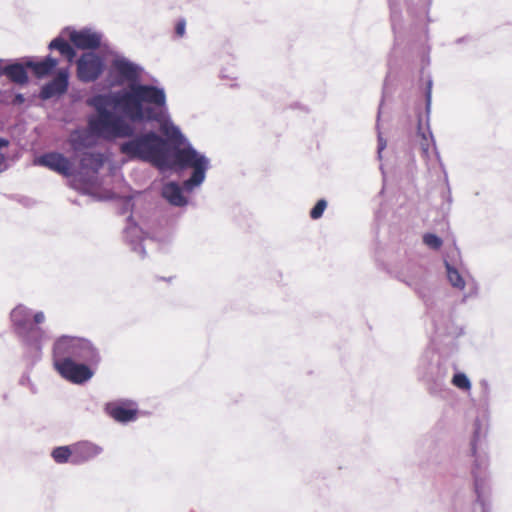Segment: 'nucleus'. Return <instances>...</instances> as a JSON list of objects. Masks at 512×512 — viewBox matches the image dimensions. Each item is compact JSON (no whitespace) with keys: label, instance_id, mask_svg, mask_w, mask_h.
Returning <instances> with one entry per match:
<instances>
[{"label":"nucleus","instance_id":"obj_1","mask_svg":"<svg viewBox=\"0 0 512 512\" xmlns=\"http://www.w3.org/2000/svg\"><path fill=\"white\" fill-rule=\"evenodd\" d=\"M96 110L89 120L91 132L104 139L130 136L126 121L150 122L168 111L166 91L161 86L132 83L126 89L97 94L87 101Z\"/></svg>","mask_w":512,"mask_h":512},{"label":"nucleus","instance_id":"obj_2","mask_svg":"<svg viewBox=\"0 0 512 512\" xmlns=\"http://www.w3.org/2000/svg\"><path fill=\"white\" fill-rule=\"evenodd\" d=\"M52 358L59 375L77 385L91 380L101 361L98 348L89 339L72 335L55 339Z\"/></svg>","mask_w":512,"mask_h":512},{"label":"nucleus","instance_id":"obj_3","mask_svg":"<svg viewBox=\"0 0 512 512\" xmlns=\"http://www.w3.org/2000/svg\"><path fill=\"white\" fill-rule=\"evenodd\" d=\"M127 140L120 146V152L129 159H136L149 162L156 167L162 168L167 165V143L154 131L124 136Z\"/></svg>","mask_w":512,"mask_h":512},{"label":"nucleus","instance_id":"obj_4","mask_svg":"<svg viewBox=\"0 0 512 512\" xmlns=\"http://www.w3.org/2000/svg\"><path fill=\"white\" fill-rule=\"evenodd\" d=\"M10 318L17 333L22 337L26 346L33 353L34 357L39 358L42 348L48 340V335L44 329L39 327L46 320L43 311H33L23 304L17 305L10 313Z\"/></svg>","mask_w":512,"mask_h":512},{"label":"nucleus","instance_id":"obj_5","mask_svg":"<svg viewBox=\"0 0 512 512\" xmlns=\"http://www.w3.org/2000/svg\"><path fill=\"white\" fill-rule=\"evenodd\" d=\"M479 441L480 428L477 426L470 443V454L474 459L471 472L474 478L475 503L481 507V512H491L490 487L486 476L488 458L484 451L479 450Z\"/></svg>","mask_w":512,"mask_h":512},{"label":"nucleus","instance_id":"obj_6","mask_svg":"<svg viewBox=\"0 0 512 512\" xmlns=\"http://www.w3.org/2000/svg\"><path fill=\"white\" fill-rule=\"evenodd\" d=\"M175 162L180 168L192 170L190 177L183 182V188L187 192H193L204 183L207 171L211 167L210 159L191 144L176 148Z\"/></svg>","mask_w":512,"mask_h":512},{"label":"nucleus","instance_id":"obj_7","mask_svg":"<svg viewBox=\"0 0 512 512\" xmlns=\"http://www.w3.org/2000/svg\"><path fill=\"white\" fill-rule=\"evenodd\" d=\"M78 137V134H72L70 138L71 145L79 160V164L75 165L76 173L72 176L73 185L77 187V182L84 185H93L99 169L103 166L104 158L99 153L80 152V145L77 142Z\"/></svg>","mask_w":512,"mask_h":512},{"label":"nucleus","instance_id":"obj_8","mask_svg":"<svg viewBox=\"0 0 512 512\" xmlns=\"http://www.w3.org/2000/svg\"><path fill=\"white\" fill-rule=\"evenodd\" d=\"M104 62L95 53L83 54L77 62L78 78L83 82L95 81L103 72Z\"/></svg>","mask_w":512,"mask_h":512},{"label":"nucleus","instance_id":"obj_9","mask_svg":"<svg viewBox=\"0 0 512 512\" xmlns=\"http://www.w3.org/2000/svg\"><path fill=\"white\" fill-rule=\"evenodd\" d=\"M35 164L49 168L65 177H71L76 173V166L64 155L51 152L38 157Z\"/></svg>","mask_w":512,"mask_h":512},{"label":"nucleus","instance_id":"obj_10","mask_svg":"<svg viewBox=\"0 0 512 512\" xmlns=\"http://www.w3.org/2000/svg\"><path fill=\"white\" fill-rule=\"evenodd\" d=\"M63 32L67 33L70 41L79 49H96L101 45L102 34L92 28H66Z\"/></svg>","mask_w":512,"mask_h":512},{"label":"nucleus","instance_id":"obj_11","mask_svg":"<svg viewBox=\"0 0 512 512\" xmlns=\"http://www.w3.org/2000/svg\"><path fill=\"white\" fill-rule=\"evenodd\" d=\"M105 412L116 422L126 424L135 421L138 409L132 401H114L105 405Z\"/></svg>","mask_w":512,"mask_h":512},{"label":"nucleus","instance_id":"obj_12","mask_svg":"<svg viewBox=\"0 0 512 512\" xmlns=\"http://www.w3.org/2000/svg\"><path fill=\"white\" fill-rule=\"evenodd\" d=\"M112 68L117 73L121 82L138 83L142 68L124 57L115 58Z\"/></svg>","mask_w":512,"mask_h":512},{"label":"nucleus","instance_id":"obj_13","mask_svg":"<svg viewBox=\"0 0 512 512\" xmlns=\"http://www.w3.org/2000/svg\"><path fill=\"white\" fill-rule=\"evenodd\" d=\"M153 121L159 124L160 131L171 144L175 146H186L185 136L182 134L180 128L173 123L168 111Z\"/></svg>","mask_w":512,"mask_h":512},{"label":"nucleus","instance_id":"obj_14","mask_svg":"<svg viewBox=\"0 0 512 512\" xmlns=\"http://www.w3.org/2000/svg\"><path fill=\"white\" fill-rule=\"evenodd\" d=\"M74 458L73 464H82L88 462L103 452V448L90 441H79L73 444Z\"/></svg>","mask_w":512,"mask_h":512},{"label":"nucleus","instance_id":"obj_15","mask_svg":"<svg viewBox=\"0 0 512 512\" xmlns=\"http://www.w3.org/2000/svg\"><path fill=\"white\" fill-rule=\"evenodd\" d=\"M68 87V73L65 70H60L57 76L41 90V97L43 99H50L54 96L61 95L66 92Z\"/></svg>","mask_w":512,"mask_h":512},{"label":"nucleus","instance_id":"obj_16","mask_svg":"<svg viewBox=\"0 0 512 512\" xmlns=\"http://www.w3.org/2000/svg\"><path fill=\"white\" fill-rule=\"evenodd\" d=\"M125 238L133 251L138 253L140 257L145 256L146 248L151 240L144 238L143 232L137 225H131L125 230Z\"/></svg>","mask_w":512,"mask_h":512},{"label":"nucleus","instance_id":"obj_17","mask_svg":"<svg viewBox=\"0 0 512 512\" xmlns=\"http://www.w3.org/2000/svg\"><path fill=\"white\" fill-rule=\"evenodd\" d=\"M183 189L178 183L171 181L163 185L162 196L169 204L184 207L188 204V200L183 195Z\"/></svg>","mask_w":512,"mask_h":512},{"label":"nucleus","instance_id":"obj_18","mask_svg":"<svg viewBox=\"0 0 512 512\" xmlns=\"http://www.w3.org/2000/svg\"><path fill=\"white\" fill-rule=\"evenodd\" d=\"M26 68H28L26 62L24 64L18 62L9 63L5 60L4 75L17 84H25L28 81Z\"/></svg>","mask_w":512,"mask_h":512},{"label":"nucleus","instance_id":"obj_19","mask_svg":"<svg viewBox=\"0 0 512 512\" xmlns=\"http://www.w3.org/2000/svg\"><path fill=\"white\" fill-rule=\"evenodd\" d=\"M56 65L57 60L49 56L40 62H35L33 60L26 61V66L31 68L38 77L47 75L56 67Z\"/></svg>","mask_w":512,"mask_h":512},{"label":"nucleus","instance_id":"obj_20","mask_svg":"<svg viewBox=\"0 0 512 512\" xmlns=\"http://www.w3.org/2000/svg\"><path fill=\"white\" fill-rule=\"evenodd\" d=\"M421 135L420 148L422 156L426 161H429L432 155H435L437 160L440 162V155L435 147V142L431 132L426 135L424 132L419 133Z\"/></svg>","mask_w":512,"mask_h":512},{"label":"nucleus","instance_id":"obj_21","mask_svg":"<svg viewBox=\"0 0 512 512\" xmlns=\"http://www.w3.org/2000/svg\"><path fill=\"white\" fill-rule=\"evenodd\" d=\"M49 49L58 50L61 53V55L67 58V60L70 62L76 56V52L73 49V47L61 37L53 39L49 44Z\"/></svg>","mask_w":512,"mask_h":512},{"label":"nucleus","instance_id":"obj_22","mask_svg":"<svg viewBox=\"0 0 512 512\" xmlns=\"http://www.w3.org/2000/svg\"><path fill=\"white\" fill-rule=\"evenodd\" d=\"M444 264L446 268L447 279L451 286L456 289L463 290L466 286V282L458 269H456L446 260L444 261Z\"/></svg>","mask_w":512,"mask_h":512},{"label":"nucleus","instance_id":"obj_23","mask_svg":"<svg viewBox=\"0 0 512 512\" xmlns=\"http://www.w3.org/2000/svg\"><path fill=\"white\" fill-rule=\"evenodd\" d=\"M51 456L53 460L58 464H64L74 458V448L71 446H59L52 450Z\"/></svg>","mask_w":512,"mask_h":512},{"label":"nucleus","instance_id":"obj_24","mask_svg":"<svg viewBox=\"0 0 512 512\" xmlns=\"http://www.w3.org/2000/svg\"><path fill=\"white\" fill-rule=\"evenodd\" d=\"M451 382L455 387L463 391H469L472 386L468 376L462 372L454 374Z\"/></svg>","mask_w":512,"mask_h":512},{"label":"nucleus","instance_id":"obj_25","mask_svg":"<svg viewBox=\"0 0 512 512\" xmlns=\"http://www.w3.org/2000/svg\"><path fill=\"white\" fill-rule=\"evenodd\" d=\"M327 207V202L326 200L324 199H320L316 204L315 206L311 209L310 211V217L312 219H319L320 217H322L325 209Z\"/></svg>","mask_w":512,"mask_h":512},{"label":"nucleus","instance_id":"obj_26","mask_svg":"<svg viewBox=\"0 0 512 512\" xmlns=\"http://www.w3.org/2000/svg\"><path fill=\"white\" fill-rule=\"evenodd\" d=\"M423 242L429 248H432V249H435V250L439 249L441 247V245H442V239L440 237H438L437 235L430 234V233L424 235Z\"/></svg>","mask_w":512,"mask_h":512},{"label":"nucleus","instance_id":"obj_27","mask_svg":"<svg viewBox=\"0 0 512 512\" xmlns=\"http://www.w3.org/2000/svg\"><path fill=\"white\" fill-rule=\"evenodd\" d=\"M386 146H387V142L382 137L381 133L379 132L378 133V157H379V159L381 158V153L386 148Z\"/></svg>","mask_w":512,"mask_h":512},{"label":"nucleus","instance_id":"obj_28","mask_svg":"<svg viewBox=\"0 0 512 512\" xmlns=\"http://www.w3.org/2000/svg\"><path fill=\"white\" fill-rule=\"evenodd\" d=\"M185 29H186L185 21L184 20L179 21L175 28L176 34L178 36L182 37L185 34Z\"/></svg>","mask_w":512,"mask_h":512},{"label":"nucleus","instance_id":"obj_29","mask_svg":"<svg viewBox=\"0 0 512 512\" xmlns=\"http://www.w3.org/2000/svg\"><path fill=\"white\" fill-rule=\"evenodd\" d=\"M431 81H429L428 83V91L426 93V98H427V105L430 104V99H431Z\"/></svg>","mask_w":512,"mask_h":512},{"label":"nucleus","instance_id":"obj_30","mask_svg":"<svg viewBox=\"0 0 512 512\" xmlns=\"http://www.w3.org/2000/svg\"><path fill=\"white\" fill-rule=\"evenodd\" d=\"M4 71H5V60L0 59V76L4 75Z\"/></svg>","mask_w":512,"mask_h":512},{"label":"nucleus","instance_id":"obj_31","mask_svg":"<svg viewBox=\"0 0 512 512\" xmlns=\"http://www.w3.org/2000/svg\"><path fill=\"white\" fill-rule=\"evenodd\" d=\"M8 145V141L4 138H0V149L6 147Z\"/></svg>","mask_w":512,"mask_h":512},{"label":"nucleus","instance_id":"obj_32","mask_svg":"<svg viewBox=\"0 0 512 512\" xmlns=\"http://www.w3.org/2000/svg\"><path fill=\"white\" fill-rule=\"evenodd\" d=\"M444 175H445V181L448 182V176H447V173L444 171Z\"/></svg>","mask_w":512,"mask_h":512},{"label":"nucleus","instance_id":"obj_33","mask_svg":"<svg viewBox=\"0 0 512 512\" xmlns=\"http://www.w3.org/2000/svg\"><path fill=\"white\" fill-rule=\"evenodd\" d=\"M380 114H381V107L379 108V111H378V118L380 117Z\"/></svg>","mask_w":512,"mask_h":512}]
</instances>
